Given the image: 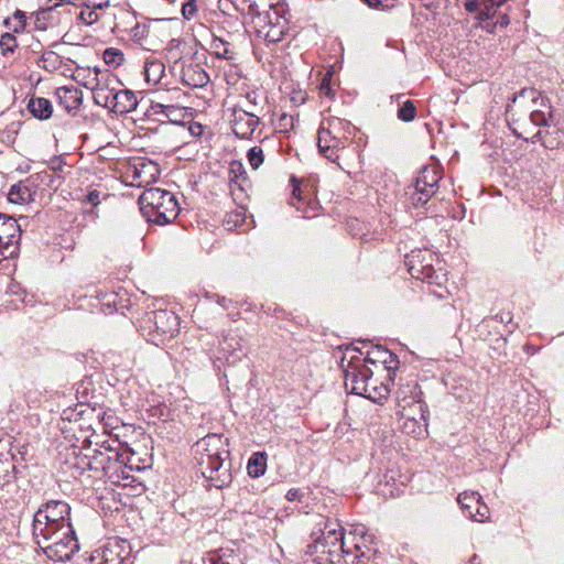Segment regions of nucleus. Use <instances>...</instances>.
<instances>
[{"label": "nucleus", "mask_w": 564, "mask_h": 564, "mask_svg": "<svg viewBox=\"0 0 564 564\" xmlns=\"http://www.w3.org/2000/svg\"><path fill=\"white\" fill-rule=\"evenodd\" d=\"M513 134L529 141L535 139L549 150L564 145V112L554 109L549 99L534 88L516 94L506 109Z\"/></svg>", "instance_id": "nucleus-1"}, {"label": "nucleus", "mask_w": 564, "mask_h": 564, "mask_svg": "<svg viewBox=\"0 0 564 564\" xmlns=\"http://www.w3.org/2000/svg\"><path fill=\"white\" fill-rule=\"evenodd\" d=\"M227 438L210 433L193 445L194 457L202 476L209 486L221 489L231 482L230 463L227 462L229 449Z\"/></svg>", "instance_id": "nucleus-2"}, {"label": "nucleus", "mask_w": 564, "mask_h": 564, "mask_svg": "<svg viewBox=\"0 0 564 564\" xmlns=\"http://www.w3.org/2000/svg\"><path fill=\"white\" fill-rule=\"evenodd\" d=\"M352 124L337 117L324 118L317 131V147L319 153L328 161L339 165L352 133Z\"/></svg>", "instance_id": "nucleus-3"}, {"label": "nucleus", "mask_w": 564, "mask_h": 564, "mask_svg": "<svg viewBox=\"0 0 564 564\" xmlns=\"http://www.w3.org/2000/svg\"><path fill=\"white\" fill-rule=\"evenodd\" d=\"M359 355H354L348 360L347 365L343 364V370L345 376V387L357 395L365 397L372 402L382 403L387 400L390 388L388 383L380 382L379 387L367 390L368 381L371 380L373 375L372 370L367 367V362ZM345 361V357L341 362Z\"/></svg>", "instance_id": "nucleus-4"}, {"label": "nucleus", "mask_w": 564, "mask_h": 564, "mask_svg": "<svg viewBox=\"0 0 564 564\" xmlns=\"http://www.w3.org/2000/svg\"><path fill=\"white\" fill-rule=\"evenodd\" d=\"M139 205L144 218L160 226L174 221L181 210L176 196L159 187L145 189L139 197Z\"/></svg>", "instance_id": "nucleus-5"}, {"label": "nucleus", "mask_w": 564, "mask_h": 564, "mask_svg": "<svg viewBox=\"0 0 564 564\" xmlns=\"http://www.w3.org/2000/svg\"><path fill=\"white\" fill-rule=\"evenodd\" d=\"M37 545L45 555L56 562L69 561L79 550L72 523L56 529H47V533L33 534Z\"/></svg>", "instance_id": "nucleus-6"}, {"label": "nucleus", "mask_w": 564, "mask_h": 564, "mask_svg": "<svg viewBox=\"0 0 564 564\" xmlns=\"http://www.w3.org/2000/svg\"><path fill=\"white\" fill-rule=\"evenodd\" d=\"M288 8L284 2L270 3L269 9L257 13L250 24L256 36L267 44H275L283 40L289 30Z\"/></svg>", "instance_id": "nucleus-7"}, {"label": "nucleus", "mask_w": 564, "mask_h": 564, "mask_svg": "<svg viewBox=\"0 0 564 564\" xmlns=\"http://www.w3.org/2000/svg\"><path fill=\"white\" fill-rule=\"evenodd\" d=\"M405 265L412 278L442 286L447 281L438 256L430 249H415L405 257Z\"/></svg>", "instance_id": "nucleus-8"}, {"label": "nucleus", "mask_w": 564, "mask_h": 564, "mask_svg": "<svg viewBox=\"0 0 564 564\" xmlns=\"http://www.w3.org/2000/svg\"><path fill=\"white\" fill-rule=\"evenodd\" d=\"M178 325V317L172 311L159 310L145 314L141 330L148 341L159 346L176 335Z\"/></svg>", "instance_id": "nucleus-9"}, {"label": "nucleus", "mask_w": 564, "mask_h": 564, "mask_svg": "<svg viewBox=\"0 0 564 564\" xmlns=\"http://www.w3.org/2000/svg\"><path fill=\"white\" fill-rule=\"evenodd\" d=\"M69 523L70 506L64 500H47L33 516V534L47 533V529H56Z\"/></svg>", "instance_id": "nucleus-10"}, {"label": "nucleus", "mask_w": 564, "mask_h": 564, "mask_svg": "<svg viewBox=\"0 0 564 564\" xmlns=\"http://www.w3.org/2000/svg\"><path fill=\"white\" fill-rule=\"evenodd\" d=\"M126 458V455L119 451H110V454L95 451L89 459L88 467L95 471H102L110 481L119 482L121 479L128 478L124 471L127 467Z\"/></svg>", "instance_id": "nucleus-11"}, {"label": "nucleus", "mask_w": 564, "mask_h": 564, "mask_svg": "<svg viewBox=\"0 0 564 564\" xmlns=\"http://www.w3.org/2000/svg\"><path fill=\"white\" fill-rule=\"evenodd\" d=\"M441 176L433 166H424L415 178L412 186H409L406 194L414 207L425 205L438 188Z\"/></svg>", "instance_id": "nucleus-12"}, {"label": "nucleus", "mask_w": 564, "mask_h": 564, "mask_svg": "<svg viewBox=\"0 0 564 564\" xmlns=\"http://www.w3.org/2000/svg\"><path fill=\"white\" fill-rule=\"evenodd\" d=\"M293 186L291 205L299 212L303 213L304 218H313L317 216L319 203L316 199L315 189L308 182L291 178Z\"/></svg>", "instance_id": "nucleus-13"}, {"label": "nucleus", "mask_w": 564, "mask_h": 564, "mask_svg": "<svg viewBox=\"0 0 564 564\" xmlns=\"http://www.w3.org/2000/svg\"><path fill=\"white\" fill-rule=\"evenodd\" d=\"M20 238L21 228L17 219L0 214V262L18 254Z\"/></svg>", "instance_id": "nucleus-14"}, {"label": "nucleus", "mask_w": 564, "mask_h": 564, "mask_svg": "<svg viewBox=\"0 0 564 564\" xmlns=\"http://www.w3.org/2000/svg\"><path fill=\"white\" fill-rule=\"evenodd\" d=\"M130 546L126 540H111L94 550L89 556L90 564H123L129 560Z\"/></svg>", "instance_id": "nucleus-15"}, {"label": "nucleus", "mask_w": 564, "mask_h": 564, "mask_svg": "<svg viewBox=\"0 0 564 564\" xmlns=\"http://www.w3.org/2000/svg\"><path fill=\"white\" fill-rule=\"evenodd\" d=\"M457 502L460 505L465 516L469 519L477 522H484L489 519V508L477 491H464L459 494Z\"/></svg>", "instance_id": "nucleus-16"}, {"label": "nucleus", "mask_w": 564, "mask_h": 564, "mask_svg": "<svg viewBox=\"0 0 564 564\" xmlns=\"http://www.w3.org/2000/svg\"><path fill=\"white\" fill-rule=\"evenodd\" d=\"M423 392L415 379L401 383L397 390L398 411H409V405L419 408V412L425 410V402L422 399Z\"/></svg>", "instance_id": "nucleus-17"}, {"label": "nucleus", "mask_w": 564, "mask_h": 564, "mask_svg": "<svg viewBox=\"0 0 564 564\" xmlns=\"http://www.w3.org/2000/svg\"><path fill=\"white\" fill-rule=\"evenodd\" d=\"M261 118L252 112L232 108L230 126L235 135L239 139L249 140L260 124Z\"/></svg>", "instance_id": "nucleus-18"}, {"label": "nucleus", "mask_w": 564, "mask_h": 564, "mask_svg": "<svg viewBox=\"0 0 564 564\" xmlns=\"http://www.w3.org/2000/svg\"><path fill=\"white\" fill-rule=\"evenodd\" d=\"M229 188L235 200L242 202L248 197L251 182L240 161H232L229 165Z\"/></svg>", "instance_id": "nucleus-19"}, {"label": "nucleus", "mask_w": 564, "mask_h": 564, "mask_svg": "<svg viewBox=\"0 0 564 564\" xmlns=\"http://www.w3.org/2000/svg\"><path fill=\"white\" fill-rule=\"evenodd\" d=\"M322 535L324 538H334V543L336 544V549L329 551V557L321 558L322 564L339 563L344 555L349 556L352 553L340 525L336 524V527H333L332 524H326Z\"/></svg>", "instance_id": "nucleus-20"}, {"label": "nucleus", "mask_w": 564, "mask_h": 564, "mask_svg": "<svg viewBox=\"0 0 564 564\" xmlns=\"http://www.w3.org/2000/svg\"><path fill=\"white\" fill-rule=\"evenodd\" d=\"M14 459V454H0V500L4 498V494L18 490V469Z\"/></svg>", "instance_id": "nucleus-21"}, {"label": "nucleus", "mask_w": 564, "mask_h": 564, "mask_svg": "<svg viewBox=\"0 0 564 564\" xmlns=\"http://www.w3.org/2000/svg\"><path fill=\"white\" fill-rule=\"evenodd\" d=\"M181 82L192 88H203L209 83V76L198 63L183 64L180 72Z\"/></svg>", "instance_id": "nucleus-22"}, {"label": "nucleus", "mask_w": 564, "mask_h": 564, "mask_svg": "<svg viewBox=\"0 0 564 564\" xmlns=\"http://www.w3.org/2000/svg\"><path fill=\"white\" fill-rule=\"evenodd\" d=\"M367 364H371L377 366L378 364H381L383 367V370L388 371L389 379L391 380L390 372L392 370L398 369L399 367V359L397 355H394L389 349L382 347V346H376L370 351L367 352L366 357L362 358Z\"/></svg>", "instance_id": "nucleus-23"}, {"label": "nucleus", "mask_w": 564, "mask_h": 564, "mask_svg": "<svg viewBox=\"0 0 564 564\" xmlns=\"http://www.w3.org/2000/svg\"><path fill=\"white\" fill-rule=\"evenodd\" d=\"M36 186L34 181L25 178L13 184L8 193V199L12 204L25 205L34 200Z\"/></svg>", "instance_id": "nucleus-24"}, {"label": "nucleus", "mask_w": 564, "mask_h": 564, "mask_svg": "<svg viewBox=\"0 0 564 564\" xmlns=\"http://www.w3.org/2000/svg\"><path fill=\"white\" fill-rule=\"evenodd\" d=\"M507 0H466L464 7L466 11L474 13L478 12V20H491Z\"/></svg>", "instance_id": "nucleus-25"}, {"label": "nucleus", "mask_w": 564, "mask_h": 564, "mask_svg": "<svg viewBox=\"0 0 564 564\" xmlns=\"http://www.w3.org/2000/svg\"><path fill=\"white\" fill-rule=\"evenodd\" d=\"M110 110L115 113L124 115L137 109L139 100L134 91L130 89H117L113 95Z\"/></svg>", "instance_id": "nucleus-26"}, {"label": "nucleus", "mask_w": 564, "mask_h": 564, "mask_svg": "<svg viewBox=\"0 0 564 564\" xmlns=\"http://www.w3.org/2000/svg\"><path fill=\"white\" fill-rule=\"evenodd\" d=\"M400 414V427L403 433L413 437H422L427 434V422L412 415V411H398Z\"/></svg>", "instance_id": "nucleus-27"}, {"label": "nucleus", "mask_w": 564, "mask_h": 564, "mask_svg": "<svg viewBox=\"0 0 564 564\" xmlns=\"http://www.w3.org/2000/svg\"><path fill=\"white\" fill-rule=\"evenodd\" d=\"M59 106L67 112L78 110L83 102V91L74 86L58 87L55 91Z\"/></svg>", "instance_id": "nucleus-28"}, {"label": "nucleus", "mask_w": 564, "mask_h": 564, "mask_svg": "<svg viewBox=\"0 0 564 564\" xmlns=\"http://www.w3.org/2000/svg\"><path fill=\"white\" fill-rule=\"evenodd\" d=\"M264 104L265 99L263 98L262 94L256 90H251L248 91L243 98L234 106V108L256 113L259 118H261L264 115Z\"/></svg>", "instance_id": "nucleus-29"}, {"label": "nucleus", "mask_w": 564, "mask_h": 564, "mask_svg": "<svg viewBox=\"0 0 564 564\" xmlns=\"http://www.w3.org/2000/svg\"><path fill=\"white\" fill-rule=\"evenodd\" d=\"M151 109L154 115H164L171 123L183 124L186 116V108L160 101L152 102Z\"/></svg>", "instance_id": "nucleus-30"}, {"label": "nucleus", "mask_w": 564, "mask_h": 564, "mask_svg": "<svg viewBox=\"0 0 564 564\" xmlns=\"http://www.w3.org/2000/svg\"><path fill=\"white\" fill-rule=\"evenodd\" d=\"M209 564H245L243 556L238 550L220 547L208 555Z\"/></svg>", "instance_id": "nucleus-31"}, {"label": "nucleus", "mask_w": 564, "mask_h": 564, "mask_svg": "<svg viewBox=\"0 0 564 564\" xmlns=\"http://www.w3.org/2000/svg\"><path fill=\"white\" fill-rule=\"evenodd\" d=\"M28 109L33 117L40 120H46L52 117L53 105L44 97H33L28 104Z\"/></svg>", "instance_id": "nucleus-32"}, {"label": "nucleus", "mask_w": 564, "mask_h": 564, "mask_svg": "<svg viewBox=\"0 0 564 564\" xmlns=\"http://www.w3.org/2000/svg\"><path fill=\"white\" fill-rule=\"evenodd\" d=\"M159 174V166L156 163L149 161H141L134 164V180H138L140 183H149L154 181Z\"/></svg>", "instance_id": "nucleus-33"}, {"label": "nucleus", "mask_w": 564, "mask_h": 564, "mask_svg": "<svg viewBox=\"0 0 564 564\" xmlns=\"http://www.w3.org/2000/svg\"><path fill=\"white\" fill-rule=\"evenodd\" d=\"M89 84L90 89L116 91V85L119 84V80L108 72H100L98 68H95V76L91 78Z\"/></svg>", "instance_id": "nucleus-34"}, {"label": "nucleus", "mask_w": 564, "mask_h": 564, "mask_svg": "<svg viewBox=\"0 0 564 564\" xmlns=\"http://www.w3.org/2000/svg\"><path fill=\"white\" fill-rule=\"evenodd\" d=\"M165 72V65L156 58H149L144 64V77L149 84L156 85L161 82Z\"/></svg>", "instance_id": "nucleus-35"}, {"label": "nucleus", "mask_w": 564, "mask_h": 564, "mask_svg": "<svg viewBox=\"0 0 564 564\" xmlns=\"http://www.w3.org/2000/svg\"><path fill=\"white\" fill-rule=\"evenodd\" d=\"M267 454L264 452L253 453L247 464L248 475L252 478H259L267 470Z\"/></svg>", "instance_id": "nucleus-36"}, {"label": "nucleus", "mask_w": 564, "mask_h": 564, "mask_svg": "<svg viewBox=\"0 0 564 564\" xmlns=\"http://www.w3.org/2000/svg\"><path fill=\"white\" fill-rule=\"evenodd\" d=\"M63 65L62 57L53 51L44 52L40 58L39 66L48 73L58 70Z\"/></svg>", "instance_id": "nucleus-37"}, {"label": "nucleus", "mask_w": 564, "mask_h": 564, "mask_svg": "<svg viewBox=\"0 0 564 564\" xmlns=\"http://www.w3.org/2000/svg\"><path fill=\"white\" fill-rule=\"evenodd\" d=\"M212 47L214 48L216 56L219 58L234 59L235 57V52L232 51L230 43L220 37H215L213 40Z\"/></svg>", "instance_id": "nucleus-38"}, {"label": "nucleus", "mask_w": 564, "mask_h": 564, "mask_svg": "<svg viewBox=\"0 0 564 564\" xmlns=\"http://www.w3.org/2000/svg\"><path fill=\"white\" fill-rule=\"evenodd\" d=\"M247 160L252 170H258L264 162V152L261 145H254L247 152Z\"/></svg>", "instance_id": "nucleus-39"}, {"label": "nucleus", "mask_w": 564, "mask_h": 564, "mask_svg": "<svg viewBox=\"0 0 564 564\" xmlns=\"http://www.w3.org/2000/svg\"><path fill=\"white\" fill-rule=\"evenodd\" d=\"M104 61L108 65L120 66L124 62V54L115 47H108L102 54Z\"/></svg>", "instance_id": "nucleus-40"}, {"label": "nucleus", "mask_w": 564, "mask_h": 564, "mask_svg": "<svg viewBox=\"0 0 564 564\" xmlns=\"http://www.w3.org/2000/svg\"><path fill=\"white\" fill-rule=\"evenodd\" d=\"M93 91V98L96 105L110 109V106L112 105L113 99L111 98V95H113L115 91L112 90H102V89H91Z\"/></svg>", "instance_id": "nucleus-41"}, {"label": "nucleus", "mask_w": 564, "mask_h": 564, "mask_svg": "<svg viewBox=\"0 0 564 564\" xmlns=\"http://www.w3.org/2000/svg\"><path fill=\"white\" fill-rule=\"evenodd\" d=\"M416 108L412 100H406L398 110V119L404 122H410L415 119Z\"/></svg>", "instance_id": "nucleus-42"}, {"label": "nucleus", "mask_w": 564, "mask_h": 564, "mask_svg": "<svg viewBox=\"0 0 564 564\" xmlns=\"http://www.w3.org/2000/svg\"><path fill=\"white\" fill-rule=\"evenodd\" d=\"M18 47L17 37L11 33H4L0 39V48L2 53L6 55L8 53H13Z\"/></svg>", "instance_id": "nucleus-43"}, {"label": "nucleus", "mask_w": 564, "mask_h": 564, "mask_svg": "<svg viewBox=\"0 0 564 564\" xmlns=\"http://www.w3.org/2000/svg\"><path fill=\"white\" fill-rule=\"evenodd\" d=\"M79 18L87 25H91L99 20L98 13L91 8H88L86 11H82Z\"/></svg>", "instance_id": "nucleus-44"}, {"label": "nucleus", "mask_w": 564, "mask_h": 564, "mask_svg": "<svg viewBox=\"0 0 564 564\" xmlns=\"http://www.w3.org/2000/svg\"><path fill=\"white\" fill-rule=\"evenodd\" d=\"M197 12L195 0H187L182 3V14L186 20H191Z\"/></svg>", "instance_id": "nucleus-45"}, {"label": "nucleus", "mask_w": 564, "mask_h": 564, "mask_svg": "<svg viewBox=\"0 0 564 564\" xmlns=\"http://www.w3.org/2000/svg\"><path fill=\"white\" fill-rule=\"evenodd\" d=\"M350 549L352 551L350 555H354V560H357V564H364L361 558L366 556L365 546H362L360 543H355Z\"/></svg>", "instance_id": "nucleus-46"}, {"label": "nucleus", "mask_w": 564, "mask_h": 564, "mask_svg": "<svg viewBox=\"0 0 564 564\" xmlns=\"http://www.w3.org/2000/svg\"><path fill=\"white\" fill-rule=\"evenodd\" d=\"M13 18H14V20L18 21V24L14 26L13 31L19 32L20 30H23L25 26V20H26L25 13L20 10H17L13 14Z\"/></svg>", "instance_id": "nucleus-47"}, {"label": "nucleus", "mask_w": 564, "mask_h": 564, "mask_svg": "<svg viewBox=\"0 0 564 564\" xmlns=\"http://www.w3.org/2000/svg\"><path fill=\"white\" fill-rule=\"evenodd\" d=\"M100 193L96 189L90 191L85 198V202L90 203L93 206H97L100 203L99 199Z\"/></svg>", "instance_id": "nucleus-48"}, {"label": "nucleus", "mask_w": 564, "mask_h": 564, "mask_svg": "<svg viewBox=\"0 0 564 564\" xmlns=\"http://www.w3.org/2000/svg\"><path fill=\"white\" fill-rule=\"evenodd\" d=\"M87 7L91 9H104L109 7V0H87Z\"/></svg>", "instance_id": "nucleus-49"}, {"label": "nucleus", "mask_w": 564, "mask_h": 564, "mask_svg": "<svg viewBox=\"0 0 564 564\" xmlns=\"http://www.w3.org/2000/svg\"><path fill=\"white\" fill-rule=\"evenodd\" d=\"M119 446H120V443H118L117 441H112L111 443L107 441L101 444L100 451H102L104 453L110 454V451H119Z\"/></svg>", "instance_id": "nucleus-50"}, {"label": "nucleus", "mask_w": 564, "mask_h": 564, "mask_svg": "<svg viewBox=\"0 0 564 564\" xmlns=\"http://www.w3.org/2000/svg\"><path fill=\"white\" fill-rule=\"evenodd\" d=\"M409 409H411L412 415L417 416L419 420H425V422H427L429 409L426 404L423 413L419 412V408L414 405H409Z\"/></svg>", "instance_id": "nucleus-51"}, {"label": "nucleus", "mask_w": 564, "mask_h": 564, "mask_svg": "<svg viewBox=\"0 0 564 564\" xmlns=\"http://www.w3.org/2000/svg\"><path fill=\"white\" fill-rule=\"evenodd\" d=\"M286 499L289 501H297V500H301L302 498V492L300 489L297 488H291L288 492H286Z\"/></svg>", "instance_id": "nucleus-52"}, {"label": "nucleus", "mask_w": 564, "mask_h": 564, "mask_svg": "<svg viewBox=\"0 0 564 564\" xmlns=\"http://www.w3.org/2000/svg\"><path fill=\"white\" fill-rule=\"evenodd\" d=\"M332 542H335L334 538H322L317 544H316V547H327L329 544H332Z\"/></svg>", "instance_id": "nucleus-53"}, {"label": "nucleus", "mask_w": 564, "mask_h": 564, "mask_svg": "<svg viewBox=\"0 0 564 564\" xmlns=\"http://www.w3.org/2000/svg\"><path fill=\"white\" fill-rule=\"evenodd\" d=\"M510 23L509 17L507 14H501L495 25H499L500 28H506Z\"/></svg>", "instance_id": "nucleus-54"}, {"label": "nucleus", "mask_w": 564, "mask_h": 564, "mask_svg": "<svg viewBox=\"0 0 564 564\" xmlns=\"http://www.w3.org/2000/svg\"><path fill=\"white\" fill-rule=\"evenodd\" d=\"M262 12L263 11H260L259 6L256 2L249 4L248 13L251 15V19L254 17V14Z\"/></svg>", "instance_id": "nucleus-55"}, {"label": "nucleus", "mask_w": 564, "mask_h": 564, "mask_svg": "<svg viewBox=\"0 0 564 564\" xmlns=\"http://www.w3.org/2000/svg\"><path fill=\"white\" fill-rule=\"evenodd\" d=\"M221 350L224 352L229 351L230 349L235 350L236 348L229 343L228 338H225L221 343Z\"/></svg>", "instance_id": "nucleus-56"}, {"label": "nucleus", "mask_w": 564, "mask_h": 564, "mask_svg": "<svg viewBox=\"0 0 564 564\" xmlns=\"http://www.w3.org/2000/svg\"><path fill=\"white\" fill-rule=\"evenodd\" d=\"M318 549L322 554H327L326 557H329V551L336 549V544L334 542H332V544H329L327 547H325V549L318 547Z\"/></svg>", "instance_id": "nucleus-57"}, {"label": "nucleus", "mask_w": 564, "mask_h": 564, "mask_svg": "<svg viewBox=\"0 0 564 564\" xmlns=\"http://www.w3.org/2000/svg\"><path fill=\"white\" fill-rule=\"evenodd\" d=\"M318 549L322 554H327L326 557H329V551L336 549V544L334 542H332V544H329L327 547H325V549L318 547Z\"/></svg>", "instance_id": "nucleus-58"}, {"label": "nucleus", "mask_w": 564, "mask_h": 564, "mask_svg": "<svg viewBox=\"0 0 564 564\" xmlns=\"http://www.w3.org/2000/svg\"><path fill=\"white\" fill-rule=\"evenodd\" d=\"M496 318H499L500 322H511V316L509 313L497 314Z\"/></svg>", "instance_id": "nucleus-59"}, {"label": "nucleus", "mask_w": 564, "mask_h": 564, "mask_svg": "<svg viewBox=\"0 0 564 564\" xmlns=\"http://www.w3.org/2000/svg\"><path fill=\"white\" fill-rule=\"evenodd\" d=\"M378 387H379V384L377 383V380H375V379L371 377V380H370V381H368L367 390H368V389H370V390H371V389H373V388H376V389H377Z\"/></svg>", "instance_id": "nucleus-60"}, {"label": "nucleus", "mask_w": 564, "mask_h": 564, "mask_svg": "<svg viewBox=\"0 0 564 564\" xmlns=\"http://www.w3.org/2000/svg\"><path fill=\"white\" fill-rule=\"evenodd\" d=\"M292 120H293V119H292V117H289V116H286V115H283V116L281 117V120H280V121H281V122H283V126H284V127H286V124H288L289 122L291 123V122H292Z\"/></svg>", "instance_id": "nucleus-61"}, {"label": "nucleus", "mask_w": 564, "mask_h": 564, "mask_svg": "<svg viewBox=\"0 0 564 564\" xmlns=\"http://www.w3.org/2000/svg\"><path fill=\"white\" fill-rule=\"evenodd\" d=\"M370 7H377L381 3V0H364Z\"/></svg>", "instance_id": "nucleus-62"}, {"label": "nucleus", "mask_w": 564, "mask_h": 564, "mask_svg": "<svg viewBox=\"0 0 564 564\" xmlns=\"http://www.w3.org/2000/svg\"><path fill=\"white\" fill-rule=\"evenodd\" d=\"M469 564H480V563H479V558H478V556H477V555H474V556L470 558Z\"/></svg>", "instance_id": "nucleus-63"}, {"label": "nucleus", "mask_w": 564, "mask_h": 564, "mask_svg": "<svg viewBox=\"0 0 564 564\" xmlns=\"http://www.w3.org/2000/svg\"><path fill=\"white\" fill-rule=\"evenodd\" d=\"M77 0H64V3H67V4H75Z\"/></svg>", "instance_id": "nucleus-64"}]
</instances>
